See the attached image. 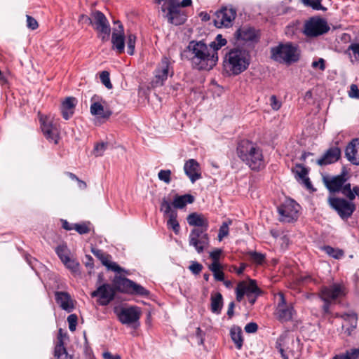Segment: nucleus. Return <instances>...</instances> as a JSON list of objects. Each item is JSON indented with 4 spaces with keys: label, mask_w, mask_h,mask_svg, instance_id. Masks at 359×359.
<instances>
[{
    "label": "nucleus",
    "mask_w": 359,
    "mask_h": 359,
    "mask_svg": "<svg viewBox=\"0 0 359 359\" xmlns=\"http://www.w3.org/2000/svg\"><path fill=\"white\" fill-rule=\"evenodd\" d=\"M323 301L324 304L322 306V316L323 318H326L328 316L332 315V312L330 310L332 302L327 300Z\"/></svg>",
    "instance_id": "55"
},
{
    "label": "nucleus",
    "mask_w": 359,
    "mask_h": 359,
    "mask_svg": "<svg viewBox=\"0 0 359 359\" xmlns=\"http://www.w3.org/2000/svg\"><path fill=\"white\" fill-rule=\"evenodd\" d=\"M328 204L332 209L335 210L342 219L350 218L356 206L352 201L340 197H329Z\"/></svg>",
    "instance_id": "8"
},
{
    "label": "nucleus",
    "mask_w": 359,
    "mask_h": 359,
    "mask_svg": "<svg viewBox=\"0 0 359 359\" xmlns=\"http://www.w3.org/2000/svg\"><path fill=\"white\" fill-rule=\"evenodd\" d=\"M77 321H78V317L76 314H71L67 317L69 329L71 332H74L76 330Z\"/></svg>",
    "instance_id": "54"
},
{
    "label": "nucleus",
    "mask_w": 359,
    "mask_h": 359,
    "mask_svg": "<svg viewBox=\"0 0 359 359\" xmlns=\"http://www.w3.org/2000/svg\"><path fill=\"white\" fill-rule=\"evenodd\" d=\"M209 269L212 272L214 278L216 280H224V273L223 272V266L221 264L212 263L209 266Z\"/></svg>",
    "instance_id": "36"
},
{
    "label": "nucleus",
    "mask_w": 359,
    "mask_h": 359,
    "mask_svg": "<svg viewBox=\"0 0 359 359\" xmlns=\"http://www.w3.org/2000/svg\"><path fill=\"white\" fill-rule=\"evenodd\" d=\"M62 263L66 266L67 268L69 269L72 271L76 272L79 269V264L75 262L74 259H72L69 257L67 259H65L62 262Z\"/></svg>",
    "instance_id": "53"
},
{
    "label": "nucleus",
    "mask_w": 359,
    "mask_h": 359,
    "mask_svg": "<svg viewBox=\"0 0 359 359\" xmlns=\"http://www.w3.org/2000/svg\"><path fill=\"white\" fill-rule=\"evenodd\" d=\"M186 57L191 65L198 70L212 69L218 61L217 52L210 53L208 46L203 41H191L184 51Z\"/></svg>",
    "instance_id": "1"
},
{
    "label": "nucleus",
    "mask_w": 359,
    "mask_h": 359,
    "mask_svg": "<svg viewBox=\"0 0 359 359\" xmlns=\"http://www.w3.org/2000/svg\"><path fill=\"white\" fill-rule=\"evenodd\" d=\"M341 156L339 148L331 147L326 151L323 156L317 161L319 165H326L337 162Z\"/></svg>",
    "instance_id": "25"
},
{
    "label": "nucleus",
    "mask_w": 359,
    "mask_h": 359,
    "mask_svg": "<svg viewBox=\"0 0 359 359\" xmlns=\"http://www.w3.org/2000/svg\"><path fill=\"white\" fill-rule=\"evenodd\" d=\"M250 58L249 52L245 49L232 48L226 54L224 67L231 74L238 75L248 68Z\"/></svg>",
    "instance_id": "4"
},
{
    "label": "nucleus",
    "mask_w": 359,
    "mask_h": 359,
    "mask_svg": "<svg viewBox=\"0 0 359 359\" xmlns=\"http://www.w3.org/2000/svg\"><path fill=\"white\" fill-rule=\"evenodd\" d=\"M311 66L314 69L319 68L321 71H323L325 69V61L323 58H319L318 60L313 61Z\"/></svg>",
    "instance_id": "59"
},
{
    "label": "nucleus",
    "mask_w": 359,
    "mask_h": 359,
    "mask_svg": "<svg viewBox=\"0 0 359 359\" xmlns=\"http://www.w3.org/2000/svg\"><path fill=\"white\" fill-rule=\"evenodd\" d=\"M194 201L195 198L191 194H187L182 196L176 194L173 198L172 204L175 208L182 209L187 205V204L193 203Z\"/></svg>",
    "instance_id": "30"
},
{
    "label": "nucleus",
    "mask_w": 359,
    "mask_h": 359,
    "mask_svg": "<svg viewBox=\"0 0 359 359\" xmlns=\"http://www.w3.org/2000/svg\"><path fill=\"white\" fill-rule=\"evenodd\" d=\"M330 29V27L325 19L314 16L304 22L302 32L306 37L314 38L328 32Z\"/></svg>",
    "instance_id": "6"
},
{
    "label": "nucleus",
    "mask_w": 359,
    "mask_h": 359,
    "mask_svg": "<svg viewBox=\"0 0 359 359\" xmlns=\"http://www.w3.org/2000/svg\"><path fill=\"white\" fill-rule=\"evenodd\" d=\"M91 252L108 270L117 273L123 271V269L119 265L111 262V256L102 250L93 248Z\"/></svg>",
    "instance_id": "20"
},
{
    "label": "nucleus",
    "mask_w": 359,
    "mask_h": 359,
    "mask_svg": "<svg viewBox=\"0 0 359 359\" xmlns=\"http://www.w3.org/2000/svg\"><path fill=\"white\" fill-rule=\"evenodd\" d=\"M236 15V9L233 7H222L214 14V25L217 28L231 27Z\"/></svg>",
    "instance_id": "12"
},
{
    "label": "nucleus",
    "mask_w": 359,
    "mask_h": 359,
    "mask_svg": "<svg viewBox=\"0 0 359 359\" xmlns=\"http://www.w3.org/2000/svg\"><path fill=\"white\" fill-rule=\"evenodd\" d=\"M90 222H82L74 224V229H75L79 234H86L88 233L90 231V228L89 226Z\"/></svg>",
    "instance_id": "47"
},
{
    "label": "nucleus",
    "mask_w": 359,
    "mask_h": 359,
    "mask_svg": "<svg viewBox=\"0 0 359 359\" xmlns=\"http://www.w3.org/2000/svg\"><path fill=\"white\" fill-rule=\"evenodd\" d=\"M238 157L253 171H259L266 166L263 151L257 143L248 140H241L236 147Z\"/></svg>",
    "instance_id": "3"
},
{
    "label": "nucleus",
    "mask_w": 359,
    "mask_h": 359,
    "mask_svg": "<svg viewBox=\"0 0 359 359\" xmlns=\"http://www.w3.org/2000/svg\"><path fill=\"white\" fill-rule=\"evenodd\" d=\"M348 95L352 98L359 99V88L355 84H351Z\"/></svg>",
    "instance_id": "60"
},
{
    "label": "nucleus",
    "mask_w": 359,
    "mask_h": 359,
    "mask_svg": "<svg viewBox=\"0 0 359 359\" xmlns=\"http://www.w3.org/2000/svg\"><path fill=\"white\" fill-rule=\"evenodd\" d=\"M172 204L170 202V201L165 197L162 198L160 211L163 212L164 216L170 217L172 212L177 213V210L172 209Z\"/></svg>",
    "instance_id": "40"
},
{
    "label": "nucleus",
    "mask_w": 359,
    "mask_h": 359,
    "mask_svg": "<svg viewBox=\"0 0 359 359\" xmlns=\"http://www.w3.org/2000/svg\"><path fill=\"white\" fill-rule=\"evenodd\" d=\"M299 205L294 200H287L278 207L280 221L283 222H292L298 217Z\"/></svg>",
    "instance_id": "14"
},
{
    "label": "nucleus",
    "mask_w": 359,
    "mask_h": 359,
    "mask_svg": "<svg viewBox=\"0 0 359 359\" xmlns=\"http://www.w3.org/2000/svg\"><path fill=\"white\" fill-rule=\"evenodd\" d=\"M286 339L287 338L285 337L280 336L276 342V348L278 350L283 359H288V355L286 353L287 349L285 348Z\"/></svg>",
    "instance_id": "41"
},
{
    "label": "nucleus",
    "mask_w": 359,
    "mask_h": 359,
    "mask_svg": "<svg viewBox=\"0 0 359 359\" xmlns=\"http://www.w3.org/2000/svg\"><path fill=\"white\" fill-rule=\"evenodd\" d=\"M184 170L192 183L201 178L200 165L195 159L187 161L184 165Z\"/></svg>",
    "instance_id": "23"
},
{
    "label": "nucleus",
    "mask_w": 359,
    "mask_h": 359,
    "mask_svg": "<svg viewBox=\"0 0 359 359\" xmlns=\"http://www.w3.org/2000/svg\"><path fill=\"white\" fill-rule=\"evenodd\" d=\"M244 329L247 333H255L258 330V325L256 323L251 322L248 323Z\"/></svg>",
    "instance_id": "61"
},
{
    "label": "nucleus",
    "mask_w": 359,
    "mask_h": 359,
    "mask_svg": "<svg viewBox=\"0 0 359 359\" xmlns=\"http://www.w3.org/2000/svg\"><path fill=\"white\" fill-rule=\"evenodd\" d=\"M41 128L43 135L50 142L57 144L60 138L59 131L55 124L49 121L48 118H41Z\"/></svg>",
    "instance_id": "19"
},
{
    "label": "nucleus",
    "mask_w": 359,
    "mask_h": 359,
    "mask_svg": "<svg viewBox=\"0 0 359 359\" xmlns=\"http://www.w3.org/2000/svg\"><path fill=\"white\" fill-rule=\"evenodd\" d=\"M344 189V196H345L348 200L352 201H353L356 196L359 198V186H354L351 189V185L350 183H348Z\"/></svg>",
    "instance_id": "37"
},
{
    "label": "nucleus",
    "mask_w": 359,
    "mask_h": 359,
    "mask_svg": "<svg viewBox=\"0 0 359 359\" xmlns=\"http://www.w3.org/2000/svg\"><path fill=\"white\" fill-rule=\"evenodd\" d=\"M346 353L350 359L359 358V348H351L347 350Z\"/></svg>",
    "instance_id": "63"
},
{
    "label": "nucleus",
    "mask_w": 359,
    "mask_h": 359,
    "mask_svg": "<svg viewBox=\"0 0 359 359\" xmlns=\"http://www.w3.org/2000/svg\"><path fill=\"white\" fill-rule=\"evenodd\" d=\"M321 250L327 254L330 257L336 259H339L344 255V252L343 250L339 248H334L330 245H324L321 247Z\"/></svg>",
    "instance_id": "35"
},
{
    "label": "nucleus",
    "mask_w": 359,
    "mask_h": 359,
    "mask_svg": "<svg viewBox=\"0 0 359 359\" xmlns=\"http://www.w3.org/2000/svg\"><path fill=\"white\" fill-rule=\"evenodd\" d=\"M88 20L93 29L97 32L101 41L103 43L107 41L109 39L111 27L104 14L100 11H95L92 12Z\"/></svg>",
    "instance_id": "7"
},
{
    "label": "nucleus",
    "mask_w": 359,
    "mask_h": 359,
    "mask_svg": "<svg viewBox=\"0 0 359 359\" xmlns=\"http://www.w3.org/2000/svg\"><path fill=\"white\" fill-rule=\"evenodd\" d=\"M54 356L55 359H71L64 346L63 339L59 337L58 341L55 346Z\"/></svg>",
    "instance_id": "34"
},
{
    "label": "nucleus",
    "mask_w": 359,
    "mask_h": 359,
    "mask_svg": "<svg viewBox=\"0 0 359 359\" xmlns=\"http://www.w3.org/2000/svg\"><path fill=\"white\" fill-rule=\"evenodd\" d=\"M349 179V174L345 167L342 168L339 175L323 178V182L330 193H341L344 194V189Z\"/></svg>",
    "instance_id": "10"
},
{
    "label": "nucleus",
    "mask_w": 359,
    "mask_h": 359,
    "mask_svg": "<svg viewBox=\"0 0 359 359\" xmlns=\"http://www.w3.org/2000/svg\"><path fill=\"white\" fill-rule=\"evenodd\" d=\"M348 50H351L352 54L356 60H359V43H351Z\"/></svg>",
    "instance_id": "58"
},
{
    "label": "nucleus",
    "mask_w": 359,
    "mask_h": 359,
    "mask_svg": "<svg viewBox=\"0 0 359 359\" xmlns=\"http://www.w3.org/2000/svg\"><path fill=\"white\" fill-rule=\"evenodd\" d=\"M210 310L217 315L221 313L223 307V297L220 292H216L211 294L210 297Z\"/></svg>",
    "instance_id": "32"
},
{
    "label": "nucleus",
    "mask_w": 359,
    "mask_h": 359,
    "mask_svg": "<svg viewBox=\"0 0 359 359\" xmlns=\"http://www.w3.org/2000/svg\"><path fill=\"white\" fill-rule=\"evenodd\" d=\"M234 35L238 41H254L257 39L256 30L251 27H242L235 32Z\"/></svg>",
    "instance_id": "26"
},
{
    "label": "nucleus",
    "mask_w": 359,
    "mask_h": 359,
    "mask_svg": "<svg viewBox=\"0 0 359 359\" xmlns=\"http://www.w3.org/2000/svg\"><path fill=\"white\" fill-rule=\"evenodd\" d=\"M141 311L137 306L122 308L118 313V320L124 325L139 324Z\"/></svg>",
    "instance_id": "18"
},
{
    "label": "nucleus",
    "mask_w": 359,
    "mask_h": 359,
    "mask_svg": "<svg viewBox=\"0 0 359 359\" xmlns=\"http://www.w3.org/2000/svg\"><path fill=\"white\" fill-rule=\"evenodd\" d=\"M271 57L279 63L290 65L299 60L298 47L292 43H279L271 48Z\"/></svg>",
    "instance_id": "5"
},
{
    "label": "nucleus",
    "mask_w": 359,
    "mask_h": 359,
    "mask_svg": "<svg viewBox=\"0 0 359 359\" xmlns=\"http://www.w3.org/2000/svg\"><path fill=\"white\" fill-rule=\"evenodd\" d=\"M278 300L276 306L274 315L280 323L289 322L296 314L292 303H288L282 292L278 293Z\"/></svg>",
    "instance_id": "9"
},
{
    "label": "nucleus",
    "mask_w": 359,
    "mask_h": 359,
    "mask_svg": "<svg viewBox=\"0 0 359 359\" xmlns=\"http://www.w3.org/2000/svg\"><path fill=\"white\" fill-rule=\"evenodd\" d=\"M55 252L62 262L67 259V258L69 257L70 252L66 244L58 245L55 248Z\"/></svg>",
    "instance_id": "42"
},
{
    "label": "nucleus",
    "mask_w": 359,
    "mask_h": 359,
    "mask_svg": "<svg viewBox=\"0 0 359 359\" xmlns=\"http://www.w3.org/2000/svg\"><path fill=\"white\" fill-rule=\"evenodd\" d=\"M187 220L190 226L196 227L190 232L189 243L194 247L198 253H202L210 242L207 233L209 226L208 221L203 215L197 212L189 214Z\"/></svg>",
    "instance_id": "2"
},
{
    "label": "nucleus",
    "mask_w": 359,
    "mask_h": 359,
    "mask_svg": "<svg viewBox=\"0 0 359 359\" xmlns=\"http://www.w3.org/2000/svg\"><path fill=\"white\" fill-rule=\"evenodd\" d=\"M171 170H161L158 173V179L166 184L171 182Z\"/></svg>",
    "instance_id": "49"
},
{
    "label": "nucleus",
    "mask_w": 359,
    "mask_h": 359,
    "mask_svg": "<svg viewBox=\"0 0 359 359\" xmlns=\"http://www.w3.org/2000/svg\"><path fill=\"white\" fill-rule=\"evenodd\" d=\"M77 100L74 97H67L61 104V113L65 120L69 119L74 113Z\"/></svg>",
    "instance_id": "29"
},
{
    "label": "nucleus",
    "mask_w": 359,
    "mask_h": 359,
    "mask_svg": "<svg viewBox=\"0 0 359 359\" xmlns=\"http://www.w3.org/2000/svg\"><path fill=\"white\" fill-rule=\"evenodd\" d=\"M203 268V265L196 261H191L189 266V269L194 275H198L201 272Z\"/></svg>",
    "instance_id": "52"
},
{
    "label": "nucleus",
    "mask_w": 359,
    "mask_h": 359,
    "mask_svg": "<svg viewBox=\"0 0 359 359\" xmlns=\"http://www.w3.org/2000/svg\"><path fill=\"white\" fill-rule=\"evenodd\" d=\"M136 39L137 38L135 34H130L128 35L127 52L130 55H133L135 53Z\"/></svg>",
    "instance_id": "48"
},
{
    "label": "nucleus",
    "mask_w": 359,
    "mask_h": 359,
    "mask_svg": "<svg viewBox=\"0 0 359 359\" xmlns=\"http://www.w3.org/2000/svg\"><path fill=\"white\" fill-rule=\"evenodd\" d=\"M301 2L307 7L316 11H325L326 8L322 6V0H301Z\"/></svg>",
    "instance_id": "43"
},
{
    "label": "nucleus",
    "mask_w": 359,
    "mask_h": 359,
    "mask_svg": "<svg viewBox=\"0 0 359 359\" xmlns=\"http://www.w3.org/2000/svg\"><path fill=\"white\" fill-rule=\"evenodd\" d=\"M222 253V250L216 248L210 252V257L212 259V263L220 264L219 258Z\"/></svg>",
    "instance_id": "56"
},
{
    "label": "nucleus",
    "mask_w": 359,
    "mask_h": 359,
    "mask_svg": "<svg viewBox=\"0 0 359 359\" xmlns=\"http://www.w3.org/2000/svg\"><path fill=\"white\" fill-rule=\"evenodd\" d=\"M101 82L108 89L112 88V84L110 81L109 73L107 71H103L100 75Z\"/></svg>",
    "instance_id": "51"
},
{
    "label": "nucleus",
    "mask_w": 359,
    "mask_h": 359,
    "mask_svg": "<svg viewBox=\"0 0 359 359\" xmlns=\"http://www.w3.org/2000/svg\"><path fill=\"white\" fill-rule=\"evenodd\" d=\"M245 292L243 291V289L241 287V286L238 284L236 288V300L238 302H241L244 295H245Z\"/></svg>",
    "instance_id": "64"
},
{
    "label": "nucleus",
    "mask_w": 359,
    "mask_h": 359,
    "mask_svg": "<svg viewBox=\"0 0 359 359\" xmlns=\"http://www.w3.org/2000/svg\"><path fill=\"white\" fill-rule=\"evenodd\" d=\"M239 285L243 289L246 296L250 295V294L260 296L262 294V291L258 287L255 280L250 279L248 284L244 281H241L238 283Z\"/></svg>",
    "instance_id": "31"
},
{
    "label": "nucleus",
    "mask_w": 359,
    "mask_h": 359,
    "mask_svg": "<svg viewBox=\"0 0 359 359\" xmlns=\"http://www.w3.org/2000/svg\"><path fill=\"white\" fill-rule=\"evenodd\" d=\"M161 11L164 13L167 11L165 18L168 22L175 26L183 25L187 20L186 12L179 8L178 4L170 6H165L163 4Z\"/></svg>",
    "instance_id": "15"
},
{
    "label": "nucleus",
    "mask_w": 359,
    "mask_h": 359,
    "mask_svg": "<svg viewBox=\"0 0 359 359\" xmlns=\"http://www.w3.org/2000/svg\"><path fill=\"white\" fill-rule=\"evenodd\" d=\"M177 213L172 212V214L168 217L167 220V227L169 229H172L175 234H178L180 231V226L177 219Z\"/></svg>",
    "instance_id": "39"
},
{
    "label": "nucleus",
    "mask_w": 359,
    "mask_h": 359,
    "mask_svg": "<svg viewBox=\"0 0 359 359\" xmlns=\"http://www.w3.org/2000/svg\"><path fill=\"white\" fill-rule=\"evenodd\" d=\"M131 280L126 278L116 276L113 280V288L116 292H121L123 293L130 294L131 290Z\"/></svg>",
    "instance_id": "28"
},
{
    "label": "nucleus",
    "mask_w": 359,
    "mask_h": 359,
    "mask_svg": "<svg viewBox=\"0 0 359 359\" xmlns=\"http://www.w3.org/2000/svg\"><path fill=\"white\" fill-rule=\"evenodd\" d=\"M55 299L60 308L67 312L70 313L74 309V301L67 292H55Z\"/></svg>",
    "instance_id": "22"
},
{
    "label": "nucleus",
    "mask_w": 359,
    "mask_h": 359,
    "mask_svg": "<svg viewBox=\"0 0 359 359\" xmlns=\"http://www.w3.org/2000/svg\"><path fill=\"white\" fill-rule=\"evenodd\" d=\"M108 146L107 142H100L97 143L95 145L93 153L95 156H101L103 155L104 152L107 149Z\"/></svg>",
    "instance_id": "50"
},
{
    "label": "nucleus",
    "mask_w": 359,
    "mask_h": 359,
    "mask_svg": "<svg viewBox=\"0 0 359 359\" xmlns=\"http://www.w3.org/2000/svg\"><path fill=\"white\" fill-rule=\"evenodd\" d=\"M27 25L29 29L32 30L37 29L39 27V24L36 20L28 15H27Z\"/></svg>",
    "instance_id": "57"
},
{
    "label": "nucleus",
    "mask_w": 359,
    "mask_h": 359,
    "mask_svg": "<svg viewBox=\"0 0 359 359\" xmlns=\"http://www.w3.org/2000/svg\"><path fill=\"white\" fill-rule=\"evenodd\" d=\"M309 170L302 164L297 163L292 168V172L294 174L296 180L303 184L307 189L312 188V183L308 177Z\"/></svg>",
    "instance_id": "21"
},
{
    "label": "nucleus",
    "mask_w": 359,
    "mask_h": 359,
    "mask_svg": "<svg viewBox=\"0 0 359 359\" xmlns=\"http://www.w3.org/2000/svg\"><path fill=\"white\" fill-rule=\"evenodd\" d=\"M98 97L97 95H94L92 97L93 103L90 105V111L92 115L97 116L98 117L102 118H109L112 112L109 109H104L102 104L97 101L98 100Z\"/></svg>",
    "instance_id": "27"
},
{
    "label": "nucleus",
    "mask_w": 359,
    "mask_h": 359,
    "mask_svg": "<svg viewBox=\"0 0 359 359\" xmlns=\"http://www.w3.org/2000/svg\"><path fill=\"white\" fill-rule=\"evenodd\" d=\"M150 292L140 284L132 281L130 294L148 297Z\"/></svg>",
    "instance_id": "38"
},
{
    "label": "nucleus",
    "mask_w": 359,
    "mask_h": 359,
    "mask_svg": "<svg viewBox=\"0 0 359 359\" xmlns=\"http://www.w3.org/2000/svg\"><path fill=\"white\" fill-rule=\"evenodd\" d=\"M347 290L342 283H333L330 286H322L319 292V297L321 300H327L332 302L338 298L346 296Z\"/></svg>",
    "instance_id": "13"
},
{
    "label": "nucleus",
    "mask_w": 359,
    "mask_h": 359,
    "mask_svg": "<svg viewBox=\"0 0 359 359\" xmlns=\"http://www.w3.org/2000/svg\"><path fill=\"white\" fill-rule=\"evenodd\" d=\"M230 335L237 349H241L243 344L242 330L238 326H233L230 330Z\"/></svg>",
    "instance_id": "33"
},
{
    "label": "nucleus",
    "mask_w": 359,
    "mask_h": 359,
    "mask_svg": "<svg viewBox=\"0 0 359 359\" xmlns=\"http://www.w3.org/2000/svg\"><path fill=\"white\" fill-rule=\"evenodd\" d=\"M248 255L251 261L257 264L262 265L265 262L266 256L262 253L256 251H250L248 252Z\"/></svg>",
    "instance_id": "44"
},
{
    "label": "nucleus",
    "mask_w": 359,
    "mask_h": 359,
    "mask_svg": "<svg viewBox=\"0 0 359 359\" xmlns=\"http://www.w3.org/2000/svg\"><path fill=\"white\" fill-rule=\"evenodd\" d=\"M116 27H114L111 34L112 50H115L117 54H122L125 50V35L122 23L119 21H115Z\"/></svg>",
    "instance_id": "17"
},
{
    "label": "nucleus",
    "mask_w": 359,
    "mask_h": 359,
    "mask_svg": "<svg viewBox=\"0 0 359 359\" xmlns=\"http://www.w3.org/2000/svg\"><path fill=\"white\" fill-rule=\"evenodd\" d=\"M232 224L231 219H228L222 223L219 229L218 240L222 241L225 236L229 235V226Z\"/></svg>",
    "instance_id": "46"
},
{
    "label": "nucleus",
    "mask_w": 359,
    "mask_h": 359,
    "mask_svg": "<svg viewBox=\"0 0 359 359\" xmlns=\"http://www.w3.org/2000/svg\"><path fill=\"white\" fill-rule=\"evenodd\" d=\"M113 287V285L103 283L98 285L90 295L93 298L98 297V302L100 305L107 306L114 299L116 294Z\"/></svg>",
    "instance_id": "16"
},
{
    "label": "nucleus",
    "mask_w": 359,
    "mask_h": 359,
    "mask_svg": "<svg viewBox=\"0 0 359 359\" xmlns=\"http://www.w3.org/2000/svg\"><path fill=\"white\" fill-rule=\"evenodd\" d=\"M174 70L172 62L170 57L164 56L161 62L157 65L154 70V81L156 86H162L167 80L168 76H172Z\"/></svg>",
    "instance_id": "11"
},
{
    "label": "nucleus",
    "mask_w": 359,
    "mask_h": 359,
    "mask_svg": "<svg viewBox=\"0 0 359 359\" xmlns=\"http://www.w3.org/2000/svg\"><path fill=\"white\" fill-rule=\"evenodd\" d=\"M270 104L273 110H278L281 107V103L277 100L276 95H271L270 97Z\"/></svg>",
    "instance_id": "62"
},
{
    "label": "nucleus",
    "mask_w": 359,
    "mask_h": 359,
    "mask_svg": "<svg viewBox=\"0 0 359 359\" xmlns=\"http://www.w3.org/2000/svg\"><path fill=\"white\" fill-rule=\"evenodd\" d=\"M345 156L352 164L359 165V138L353 139L348 144Z\"/></svg>",
    "instance_id": "24"
},
{
    "label": "nucleus",
    "mask_w": 359,
    "mask_h": 359,
    "mask_svg": "<svg viewBox=\"0 0 359 359\" xmlns=\"http://www.w3.org/2000/svg\"><path fill=\"white\" fill-rule=\"evenodd\" d=\"M226 43V40L221 34H218L215 41L210 43V46L213 49L212 52L217 53V50L224 46Z\"/></svg>",
    "instance_id": "45"
}]
</instances>
